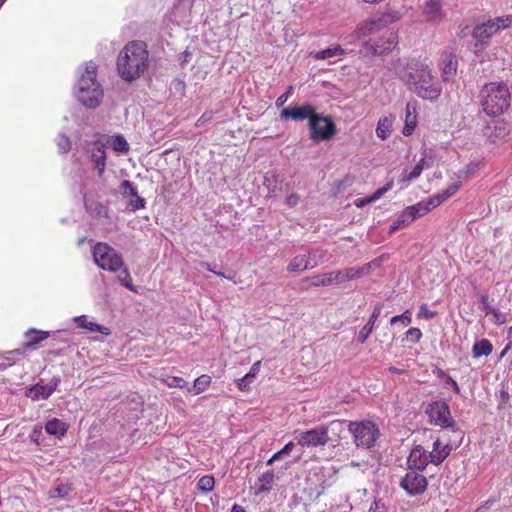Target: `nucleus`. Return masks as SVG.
<instances>
[{"label":"nucleus","instance_id":"1","mask_svg":"<svg viewBox=\"0 0 512 512\" xmlns=\"http://www.w3.org/2000/svg\"><path fill=\"white\" fill-rule=\"evenodd\" d=\"M397 76L419 97L435 100L441 94V86L432 75L428 65L412 59L405 61L399 59L393 66Z\"/></svg>","mask_w":512,"mask_h":512},{"label":"nucleus","instance_id":"2","mask_svg":"<svg viewBox=\"0 0 512 512\" xmlns=\"http://www.w3.org/2000/svg\"><path fill=\"white\" fill-rule=\"evenodd\" d=\"M149 66V52L142 41H131L120 51L117 58V71L126 82L139 79Z\"/></svg>","mask_w":512,"mask_h":512},{"label":"nucleus","instance_id":"3","mask_svg":"<svg viewBox=\"0 0 512 512\" xmlns=\"http://www.w3.org/2000/svg\"><path fill=\"white\" fill-rule=\"evenodd\" d=\"M478 100L487 116L497 117L511 106L512 93L506 82L491 81L480 88Z\"/></svg>","mask_w":512,"mask_h":512},{"label":"nucleus","instance_id":"4","mask_svg":"<svg viewBox=\"0 0 512 512\" xmlns=\"http://www.w3.org/2000/svg\"><path fill=\"white\" fill-rule=\"evenodd\" d=\"M77 86V98L85 107L96 108L100 105L104 92L97 81V66L92 61L86 64Z\"/></svg>","mask_w":512,"mask_h":512},{"label":"nucleus","instance_id":"5","mask_svg":"<svg viewBox=\"0 0 512 512\" xmlns=\"http://www.w3.org/2000/svg\"><path fill=\"white\" fill-rule=\"evenodd\" d=\"M346 423L344 420H335L328 425H319L307 431L297 432L295 439L303 448L325 446L330 440L329 430L341 432Z\"/></svg>","mask_w":512,"mask_h":512},{"label":"nucleus","instance_id":"6","mask_svg":"<svg viewBox=\"0 0 512 512\" xmlns=\"http://www.w3.org/2000/svg\"><path fill=\"white\" fill-rule=\"evenodd\" d=\"M512 27V16H501L490 19L487 22L474 27L472 36L476 40L475 50H484L487 46V40L499 31Z\"/></svg>","mask_w":512,"mask_h":512},{"label":"nucleus","instance_id":"7","mask_svg":"<svg viewBox=\"0 0 512 512\" xmlns=\"http://www.w3.org/2000/svg\"><path fill=\"white\" fill-rule=\"evenodd\" d=\"M93 258L99 268L116 272L124 265L122 256L105 242L97 243L93 248Z\"/></svg>","mask_w":512,"mask_h":512},{"label":"nucleus","instance_id":"8","mask_svg":"<svg viewBox=\"0 0 512 512\" xmlns=\"http://www.w3.org/2000/svg\"><path fill=\"white\" fill-rule=\"evenodd\" d=\"M348 430L354 436V441L358 447H372L378 436L379 429L372 421L349 422Z\"/></svg>","mask_w":512,"mask_h":512},{"label":"nucleus","instance_id":"9","mask_svg":"<svg viewBox=\"0 0 512 512\" xmlns=\"http://www.w3.org/2000/svg\"><path fill=\"white\" fill-rule=\"evenodd\" d=\"M310 139L314 142L328 141L337 132L336 125L330 116L316 113L308 123Z\"/></svg>","mask_w":512,"mask_h":512},{"label":"nucleus","instance_id":"10","mask_svg":"<svg viewBox=\"0 0 512 512\" xmlns=\"http://www.w3.org/2000/svg\"><path fill=\"white\" fill-rule=\"evenodd\" d=\"M421 470L409 469L400 480V487L409 496L422 495L428 486L427 478L421 474Z\"/></svg>","mask_w":512,"mask_h":512},{"label":"nucleus","instance_id":"11","mask_svg":"<svg viewBox=\"0 0 512 512\" xmlns=\"http://www.w3.org/2000/svg\"><path fill=\"white\" fill-rule=\"evenodd\" d=\"M426 414L429 416L430 422L440 427H452L454 420L451 417L449 406L444 401H433L428 404Z\"/></svg>","mask_w":512,"mask_h":512},{"label":"nucleus","instance_id":"12","mask_svg":"<svg viewBox=\"0 0 512 512\" xmlns=\"http://www.w3.org/2000/svg\"><path fill=\"white\" fill-rule=\"evenodd\" d=\"M60 383V377L54 376L47 384H43V382L40 381L28 387L25 395L33 401L47 400L57 390Z\"/></svg>","mask_w":512,"mask_h":512},{"label":"nucleus","instance_id":"13","mask_svg":"<svg viewBox=\"0 0 512 512\" xmlns=\"http://www.w3.org/2000/svg\"><path fill=\"white\" fill-rule=\"evenodd\" d=\"M316 113V109L312 104L305 103L301 106L284 108L280 112V119L284 121L288 119H292L295 121L308 120V123H310V119L313 118Z\"/></svg>","mask_w":512,"mask_h":512},{"label":"nucleus","instance_id":"14","mask_svg":"<svg viewBox=\"0 0 512 512\" xmlns=\"http://www.w3.org/2000/svg\"><path fill=\"white\" fill-rule=\"evenodd\" d=\"M86 150L94 164V168L97 170L98 176L101 177L106 168L105 145L101 141H92L87 143Z\"/></svg>","mask_w":512,"mask_h":512},{"label":"nucleus","instance_id":"15","mask_svg":"<svg viewBox=\"0 0 512 512\" xmlns=\"http://www.w3.org/2000/svg\"><path fill=\"white\" fill-rule=\"evenodd\" d=\"M429 463H432L431 452H428L421 445H416L411 450L407 459V465L409 469L423 471Z\"/></svg>","mask_w":512,"mask_h":512},{"label":"nucleus","instance_id":"16","mask_svg":"<svg viewBox=\"0 0 512 512\" xmlns=\"http://www.w3.org/2000/svg\"><path fill=\"white\" fill-rule=\"evenodd\" d=\"M397 44L396 36L393 33H390L386 39H381L378 42H366L364 44V49L367 53H370L374 56H382L388 52H390Z\"/></svg>","mask_w":512,"mask_h":512},{"label":"nucleus","instance_id":"17","mask_svg":"<svg viewBox=\"0 0 512 512\" xmlns=\"http://www.w3.org/2000/svg\"><path fill=\"white\" fill-rule=\"evenodd\" d=\"M378 265L379 262L377 259H375L369 263L364 264L361 267H350L344 270H340L342 276V283L345 281L355 280L363 276H366L370 273L373 267H376Z\"/></svg>","mask_w":512,"mask_h":512},{"label":"nucleus","instance_id":"18","mask_svg":"<svg viewBox=\"0 0 512 512\" xmlns=\"http://www.w3.org/2000/svg\"><path fill=\"white\" fill-rule=\"evenodd\" d=\"M342 276L340 270H334L328 273L316 275L312 278V286H329L333 284H341Z\"/></svg>","mask_w":512,"mask_h":512},{"label":"nucleus","instance_id":"19","mask_svg":"<svg viewBox=\"0 0 512 512\" xmlns=\"http://www.w3.org/2000/svg\"><path fill=\"white\" fill-rule=\"evenodd\" d=\"M458 61L451 53L443 54L441 58V71L443 81H448L456 73Z\"/></svg>","mask_w":512,"mask_h":512},{"label":"nucleus","instance_id":"20","mask_svg":"<svg viewBox=\"0 0 512 512\" xmlns=\"http://www.w3.org/2000/svg\"><path fill=\"white\" fill-rule=\"evenodd\" d=\"M318 265V262L311 264L308 255H297L295 256L287 266V270L293 273H300L308 269H312Z\"/></svg>","mask_w":512,"mask_h":512},{"label":"nucleus","instance_id":"21","mask_svg":"<svg viewBox=\"0 0 512 512\" xmlns=\"http://www.w3.org/2000/svg\"><path fill=\"white\" fill-rule=\"evenodd\" d=\"M382 308H383V303H378L374 307V310L368 320V323L365 326H363L359 332L358 340L360 343H364L368 339L370 334L372 333L375 322H376L377 318L380 316Z\"/></svg>","mask_w":512,"mask_h":512},{"label":"nucleus","instance_id":"22","mask_svg":"<svg viewBox=\"0 0 512 512\" xmlns=\"http://www.w3.org/2000/svg\"><path fill=\"white\" fill-rule=\"evenodd\" d=\"M416 123H417L416 107L411 102H408L406 104L405 125H404L402 133L405 136H410L415 130Z\"/></svg>","mask_w":512,"mask_h":512},{"label":"nucleus","instance_id":"23","mask_svg":"<svg viewBox=\"0 0 512 512\" xmlns=\"http://www.w3.org/2000/svg\"><path fill=\"white\" fill-rule=\"evenodd\" d=\"M394 120L395 117L393 115L383 116L379 119L376 127V135L380 139L385 140L389 137Z\"/></svg>","mask_w":512,"mask_h":512},{"label":"nucleus","instance_id":"24","mask_svg":"<svg viewBox=\"0 0 512 512\" xmlns=\"http://www.w3.org/2000/svg\"><path fill=\"white\" fill-rule=\"evenodd\" d=\"M430 452L432 456V463L435 465H439L446 459V457L449 456L451 452V447L449 445L442 446L441 442L439 440H436L433 443V449Z\"/></svg>","mask_w":512,"mask_h":512},{"label":"nucleus","instance_id":"25","mask_svg":"<svg viewBox=\"0 0 512 512\" xmlns=\"http://www.w3.org/2000/svg\"><path fill=\"white\" fill-rule=\"evenodd\" d=\"M49 337V332L38 331L36 329H29L25 333L26 341L24 343L25 348H35L37 344Z\"/></svg>","mask_w":512,"mask_h":512},{"label":"nucleus","instance_id":"26","mask_svg":"<svg viewBox=\"0 0 512 512\" xmlns=\"http://www.w3.org/2000/svg\"><path fill=\"white\" fill-rule=\"evenodd\" d=\"M443 0H426L424 12L430 20H437L442 17Z\"/></svg>","mask_w":512,"mask_h":512},{"label":"nucleus","instance_id":"27","mask_svg":"<svg viewBox=\"0 0 512 512\" xmlns=\"http://www.w3.org/2000/svg\"><path fill=\"white\" fill-rule=\"evenodd\" d=\"M382 27H384V26L381 24L379 18L369 19V20L363 21L358 26V33H359V36H361V37L369 36L372 33L378 31Z\"/></svg>","mask_w":512,"mask_h":512},{"label":"nucleus","instance_id":"28","mask_svg":"<svg viewBox=\"0 0 512 512\" xmlns=\"http://www.w3.org/2000/svg\"><path fill=\"white\" fill-rule=\"evenodd\" d=\"M45 430L50 435L60 437L67 432V425L60 419L53 418L46 423Z\"/></svg>","mask_w":512,"mask_h":512},{"label":"nucleus","instance_id":"29","mask_svg":"<svg viewBox=\"0 0 512 512\" xmlns=\"http://www.w3.org/2000/svg\"><path fill=\"white\" fill-rule=\"evenodd\" d=\"M484 134L492 142L495 143L497 141L503 140L506 137V135H507V131H506V127L505 126L494 124V125H488L485 128Z\"/></svg>","mask_w":512,"mask_h":512},{"label":"nucleus","instance_id":"30","mask_svg":"<svg viewBox=\"0 0 512 512\" xmlns=\"http://www.w3.org/2000/svg\"><path fill=\"white\" fill-rule=\"evenodd\" d=\"M493 346L487 339H482L474 343L472 347L473 358H479L481 356H488L492 353Z\"/></svg>","mask_w":512,"mask_h":512},{"label":"nucleus","instance_id":"31","mask_svg":"<svg viewBox=\"0 0 512 512\" xmlns=\"http://www.w3.org/2000/svg\"><path fill=\"white\" fill-rule=\"evenodd\" d=\"M344 53V50L340 45H335L333 47L326 48L321 51L312 52L311 55L316 60H325L334 58L336 56H340Z\"/></svg>","mask_w":512,"mask_h":512},{"label":"nucleus","instance_id":"32","mask_svg":"<svg viewBox=\"0 0 512 512\" xmlns=\"http://www.w3.org/2000/svg\"><path fill=\"white\" fill-rule=\"evenodd\" d=\"M211 383V377L208 375H201L195 381L192 387H188V392L192 395H198L204 392Z\"/></svg>","mask_w":512,"mask_h":512},{"label":"nucleus","instance_id":"33","mask_svg":"<svg viewBox=\"0 0 512 512\" xmlns=\"http://www.w3.org/2000/svg\"><path fill=\"white\" fill-rule=\"evenodd\" d=\"M275 480V473L273 470H267L258 479L259 486L258 492H269L272 488V484Z\"/></svg>","mask_w":512,"mask_h":512},{"label":"nucleus","instance_id":"34","mask_svg":"<svg viewBox=\"0 0 512 512\" xmlns=\"http://www.w3.org/2000/svg\"><path fill=\"white\" fill-rule=\"evenodd\" d=\"M282 182V179L279 174L275 172H268L264 176V185L268 189L269 192H276L279 188V184Z\"/></svg>","mask_w":512,"mask_h":512},{"label":"nucleus","instance_id":"35","mask_svg":"<svg viewBox=\"0 0 512 512\" xmlns=\"http://www.w3.org/2000/svg\"><path fill=\"white\" fill-rule=\"evenodd\" d=\"M407 217L412 221H414L416 218L421 217L425 215V208H423L422 203L418 202L415 205L408 206L406 209L403 210Z\"/></svg>","mask_w":512,"mask_h":512},{"label":"nucleus","instance_id":"36","mask_svg":"<svg viewBox=\"0 0 512 512\" xmlns=\"http://www.w3.org/2000/svg\"><path fill=\"white\" fill-rule=\"evenodd\" d=\"M295 447V443L293 441H290L288 442L287 444H285V446L279 450L278 452H276L268 461H267V465H272L275 461H278V460H281L283 459L284 456L288 455L291 453V451L294 449Z\"/></svg>","mask_w":512,"mask_h":512},{"label":"nucleus","instance_id":"37","mask_svg":"<svg viewBox=\"0 0 512 512\" xmlns=\"http://www.w3.org/2000/svg\"><path fill=\"white\" fill-rule=\"evenodd\" d=\"M112 147L115 151L125 154L129 151V144L122 135H116L112 138Z\"/></svg>","mask_w":512,"mask_h":512},{"label":"nucleus","instance_id":"38","mask_svg":"<svg viewBox=\"0 0 512 512\" xmlns=\"http://www.w3.org/2000/svg\"><path fill=\"white\" fill-rule=\"evenodd\" d=\"M409 223H411V220L407 217L404 211H402L397 219L392 223V225L389 227V234H393L396 231H398L400 228L407 226Z\"/></svg>","mask_w":512,"mask_h":512},{"label":"nucleus","instance_id":"39","mask_svg":"<svg viewBox=\"0 0 512 512\" xmlns=\"http://www.w3.org/2000/svg\"><path fill=\"white\" fill-rule=\"evenodd\" d=\"M79 327L86 328L91 332H101L103 327L97 323L88 321L86 316H79L75 319Z\"/></svg>","mask_w":512,"mask_h":512},{"label":"nucleus","instance_id":"40","mask_svg":"<svg viewBox=\"0 0 512 512\" xmlns=\"http://www.w3.org/2000/svg\"><path fill=\"white\" fill-rule=\"evenodd\" d=\"M162 381L168 387L184 388L187 385V382L183 378L172 375H164Z\"/></svg>","mask_w":512,"mask_h":512},{"label":"nucleus","instance_id":"41","mask_svg":"<svg viewBox=\"0 0 512 512\" xmlns=\"http://www.w3.org/2000/svg\"><path fill=\"white\" fill-rule=\"evenodd\" d=\"M215 485V480L213 476L205 475L201 477L198 481V489L204 492H210L213 490Z\"/></svg>","mask_w":512,"mask_h":512},{"label":"nucleus","instance_id":"42","mask_svg":"<svg viewBox=\"0 0 512 512\" xmlns=\"http://www.w3.org/2000/svg\"><path fill=\"white\" fill-rule=\"evenodd\" d=\"M56 144L61 153H68L71 149V141L65 134H59L56 138Z\"/></svg>","mask_w":512,"mask_h":512},{"label":"nucleus","instance_id":"43","mask_svg":"<svg viewBox=\"0 0 512 512\" xmlns=\"http://www.w3.org/2000/svg\"><path fill=\"white\" fill-rule=\"evenodd\" d=\"M424 162H425V160H424V158H422V159H421V160H420V161H419V162L414 166V168L412 169V171H411V172H409L408 174H405V175L403 176V180H404V181H411V180H413V179L418 178V177L421 175V173H422V171H423V169H424Z\"/></svg>","mask_w":512,"mask_h":512},{"label":"nucleus","instance_id":"44","mask_svg":"<svg viewBox=\"0 0 512 512\" xmlns=\"http://www.w3.org/2000/svg\"><path fill=\"white\" fill-rule=\"evenodd\" d=\"M121 189H122V194L125 197H127V196L134 197V196H137V194H138V190H137L136 186L129 180H124L122 182Z\"/></svg>","mask_w":512,"mask_h":512},{"label":"nucleus","instance_id":"45","mask_svg":"<svg viewBox=\"0 0 512 512\" xmlns=\"http://www.w3.org/2000/svg\"><path fill=\"white\" fill-rule=\"evenodd\" d=\"M118 279L123 286L128 288L130 291H135V286L132 284L130 273L127 269H123L118 275Z\"/></svg>","mask_w":512,"mask_h":512},{"label":"nucleus","instance_id":"46","mask_svg":"<svg viewBox=\"0 0 512 512\" xmlns=\"http://www.w3.org/2000/svg\"><path fill=\"white\" fill-rule=\"evenodd\" d=\"M411 321H412L411 313L409 310H406L404 313L392 317L390 320V324L394 325L398 322H401L404 326H407L411 323Z\"/></svg>","mask_w":512,"mask_h":512},{"label":"nucleus","instance_id":"47","mask_svg":"<svg viewBox=\"0 0 512 512\" xmlns=\"http://www.w3.org/2000/svg\"><path fill=\"white\" fill-rule=\"evenodd\" d=\"M401 18V14L398 11H393L391 13H385L381 17H379L380 22L383 26H386L390 23L396 22Z\"/></svg>","mask_w":512,"mask_h":512},{"label":"nucleus","instance_id":"48","mask_svg":"<svg viewBox=\"0 0 512 512\" xmlns=\"http://www.w3.org/2000/svg\"><path fill=\"white\" fill-rule=\"evenodd\" d=\"M393 186V182H388L384 187L377 189L370 197H368L367 202H374L381 198L387 191H389Z\"/></svg>","mask_w":512,"mask_h":512},{"label":"nucleus","instance_id":"49","mask_svg":"<svg viewBox=\"0 0 512 512\" xmlns=\"http://www.w3.org/2000/svg\"><path fill=\"white\" fill-rule=\"evenodd\" d=\"M254 381V378L252 375L246 374L242 378L237 380V387L241 391H248L250 388V384Z\"/></svg>","mask_w":512,"mask_h":512},{"label":"nucleus","instance_id":"50","mask_svg":"<svg viewBox=\"0 0 512 512\" xmlns=\"http://www.w3.org/2000/svg\"><path fill=\"white\" fill-rule=\"evenodd\" d=\"M405 335L408 341L417 343L422 337V332L419 328L412 327L406 332Z\"/></svg>","mask_w":512,"mask_h":512},{"label":"nucleus","instance_id":"51","mask_svg":"<svg viewBox=\"0 0 512 512\" xmlns=\"http://www.w3.org/2000/svg\"><path fill=\"white\" fill-rule=\"evenodd\" d=\"M480 307L486 314L494 313L495 310V308L489 304L488 296L485 294L480 297Z\"/></svg>","mask_w":512,"mask_h":512},{"label":"nucleus","instance_id":"52","mask_svg":"<svg viewBox=\"0 0 512 512\" xmlns=\"http://www.w3.org/2000/svg\"><path fill=\"white\" fill-rule=\"evenodd\" d=\"M491 315H493V323L497 325H502L507 322V314L502 313L497 309H495L494 313H491Z\"/></svg>","mask_w":512,"mask_h":512},{"label":"nucleus","instance_id":"53","mask_svg":"<svg viewBox=\"0 0 512 512\" xmlns=\"http://www.w3.org/2000/svg\"><path fill=\"white\" fill-rule=\"evenodd\" d=\"M69 487L65 485H59L55 487L53 490H51V496L52 497H64L69 492Z\"/></svg>","mask_w":512,"mask_h":512},{"label":"nucleus","instance_id":"54","mask_svg":"<svg viewBox=\"0 0 512 512\" xmlns=\"http://www.w3.org/2000/svg\"><path fill=\"white\" fill-rule=\"evenodd\" d=\"M293 87L289 86L287 91L281 94L277 100H276V106L281 107L283 106L289 99V97L292 95Z\"/></svg>","mask_w":512,"mask_h":512},{"label":"nucleus","instance_id":"55","mask_svg":"<svg viewBox=\"0 0 512 512\" xmlns=\"http://www.w3.org/2000/svg\"><path fill=\"white\" fill-rule=\"evenodd\" d=\"M421 203H422L423 208H425L426 214L428 212H430L432 209L439 206V201H436L433 197H430L429 199H427L426 201H423Z\"/></svg>","mask_w":512,"mask_h":512},{"label":"nucleus","instance_id":"56","mask_svg":"<svg viewBox=\"0 0 512 512\" xmlns=\"http://www.w3.org/2000/svg\"><path fill=\"white\" fill-rule=\"evenodd\" d=\"M368 512H388V509L383 502H381L380 500H376L370 506Z\"/></svg>","mask_w":512,"mask_h":512},{"label":"nucleus","instance_id":"57","mask_svg":"<svg viewBox=\"0 0 512 512\" xmlns=\"http://www.w3.org/2000/svg\"><path fill=\"white\" fill-rule=\"evenodd\" d=\"M481 162L480 161H471L468 163L463 169L472 177L476 171L479 169Z\"/></svg>","mask_w":512,"mask_h":512},{"label":"nucleus","instance_id":"58","mask_svg":"<svg viewBox=\"0 0 512 512\" xmlns=\"http://www.w3.org/2000/svg\"><path fill=\"white\" fill-rule=\"evenodd\" d=\"M419 316L426 319H432L436 316V312L430 311L426 304H422L420 307Z\"/></svg>","mask_w":512,"mask_h":512},{"label":"nucleus","instance_id":"59","mask_svg":"<svg viewBox=\"0 0 512 512\" xmlns=\"http://www.w3.org/2000/svg\"><path fill=\"white\" fill-rule=\"evenodd\" d=\"M134 198L135 200L130 202V205L133 207L134 210L145 208L146 201L144 198L140 197L138 194L137 196H134Z\"/></svg>","mask_w":512,"mask_h":512},{"label":"nucleus","instance_id":"60","mask_svg":"<svg viewBox=\"0 0 512 512\" xmlns=\"http://www.w3.org/2000/svg\"><path fill=\"white\" fill-rule=\"evenodd\" d=\"M451 196L449 195V193L447 192V190L445 189L444 191H442L441 193H438L436 195L433 196V198L436 200V201H439V205L441 203H443L444 201H446L447 199H449Z\"/></svg>","mask_w":512,"mask_h":512},{"label":"nucleus","instance_id":"61","mask_svg":"<svg viewBox=\"0 0 512 512\" xmlns=\"http://www.w3.org/2000/svg\"><path fill=\"white\" fill-rule=\"evenodd\" d=\"M451 196L449 195V193L447 192V190L445 189L444 191H442L441 193H438L436 195L433 196V198L436 200V201H439V205L441 203H443L444 201H446L447 199H449Z\"/></svg>","mask_w":512,"mask_h":512},{"label":"nucleus","instance_id":"62","mask_svg":"<svg viewBox=\"0 0 512 512\" xmlns=\"http://www.w3.org/2000/svg\"><path fill=\"white\" fill-rule=\"evenodd\" d=\"M451 196L449 195V193L447 192V190L445 189L444 191H442L441 193H438L436 195L433 196V198L436 200V201H439V205L441 203H443L444 201H446L447 199H449Z\"/></svg>","mask_w":512,"mask_h":512},{"label":"nucleus","instance_id":"63","mask_svg":"<svg viewBox=\"0 0 512 512\" xmlns=\"http://www.w3.org/2000/svg\"><path fill=\"white\" fill-rule=\"evenodd\" d=\"M461 187V181H455L446 189L449 195L452 197Z\"/></svg>","mask_w":512,"mask_h":512},{"label":"nucleus","instance_id":"64","mask_svg":"<svg viewBox=\"0 0 512 512\" xmlns=\"http://www.w3.org/2000/svg\"><path fill=\"white\" fill-rule=\"evenodd\" d=\"M298 202H299V196L295 193L290 194L289 196L286 197V203H287V205H289L291 207L297 205Z\"/></svg>","mask_w":512,"mask_h":512}]
</instances>
